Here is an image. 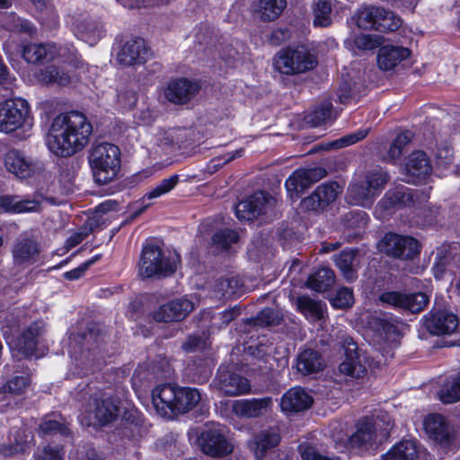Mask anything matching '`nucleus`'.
I'll return each mask as SVG.
<instances>
[{
    "label": "nucleus",
    "instance_id": "obj_6",
    "mask_svg": "<svg viewBox=\"0 0 460 460\" xmlns=\"http://www.w3.org/2000/svg\"><path fill=\"white\" fill-rule=\"evenodd\" d=\"M355 16L357 26L365 31L388 33L397 31L402 25L399 16L381 6H362L357 10Z\"/></svg>",
    "mask_w": 460,
    "mask_h": 460
},
{
    "label": "nucleus",
    "instance_id": "obj_47",
    "mask_svg": "<svg viewBox=\"0 0 460 460\" xmlns=\"http://www.w3.org/2000/svg\"><path fill=\"white\" fill-rule=\"evenodd\" d=\"M370 218L368 214L361 209L351 210L341 218L342 226L346 229H364Z\"/></svg>",
    "mask_w": 460,
    "mask_h": 460
},
{
    "label": "nucleus",
    "instance_id": "obj_1",
    "mask_svg": "<svg viewBox=\"0 0 460 460\" xmlns=\"http://www.w3.org/2000/svg\"><path fill=\"white\" fill-rule=\"evenodd\" d=\"M93 125L81 111H70L56 116L47 137L49 150L58 157H69L89 143Z\"/></svg>",
    "mask_w": 460,
    "mask_h": 460
},
{
    "label": "nucleus",
    "instance_id": "obj_48",
    "mask_svg": "<svg viewBox=\"0 0 460 460\" xmlns=\"http://www.w3.org/2000/svg\"><path fill=\"white\" fill-rule=\"evenodd\" d=\"M368 132V129H358L356 132L345 135L338 139L327 143L323 149L332 150L349 146L366 138Z\"/></svg>",
    "mask_w": 460,
    "mask_h": 460
},
{
    "label": "nucleus",
    "instance_id": "obj_37",
    "mask_svg": "<svg viewBox=\"0 0 460 460\" xmlns=\"http://www.w3.org/2000/svg\"><path fill=\"white\" fill-rule=\"evenodd\" d=\"M439 401L451 404L460 401V370L446 378L438 392Z\"/></svg>",
    "mask_w": 460,
    "mask_h": 460
},
{
    "label": "nucleus",
    "instance_id": "obj_58",
    "mask_svg": "<svg viewBox=\"0 0 460 460\" xmlns=\"http://www.w3.org/2000/svg\"><path fill=\"white\" fill-rule=\"evenodd\" d=\"M257 325L267 327L276 326L279 323L278 313L270 307L261 310L254 318Z\"/></svg>",
    "mask_w": 460,
    "mask_h": 460
},
{
    "label": "nucleus",
    "instance_id": "obj_18",
    "mask_svg": "<svg viewBox=\"0 0 460 460\" xmlns=\"http://www.w3.org/2000/svg\"><path fill=\"white\" fill-rule=\"evenodd\" d=\"M271 195L266 190H258L238 202L235 216L239 220L253 222L266 214Z\"/></svg>",
    "mask_w": 460,
    "mask_h": 460
},
{
    "label": "nucleus",
    "instance_id": "obj_60",
    "mask_svg": "<svg viewBox=\"0 0 460 460\" xmlns=\"http://www.w3.org/2000/svg\"><path fill=\"white\" fill-rule=\"evenodd\" d=\"M292 36V31L288 27L274 29L267 38L270 45L278 47L288 41Z\"/></svg>",
    "mask_w": 460,
    "mask_h": 460
},
{
    "label": "nucleus",
    "instance_id": "obj_36",
    "mask_svg": "<svg viewBox=\"0 0 460 460\" xmlns=\"http://www.w3.org/2000/svg\"><path fill=\"white\" fill-rule=\"evenodd\" d=\"M39 203L31 199L17 200L16 196L1 195L0 196V214H21L35 211Z\"/></svg>",
    "mask_w": 460,
    "mask_h": 460
},
{
    "label": "nucleus",
    "instance_id": "obj_4",
    "mask_svg": "<svg viewBox=\"0 0 460 460\" xmlns=\"http://www.w3.org/2000/svg\"><path fill=\"white\" fill-rule=\"evenodd\" d=\"M120 155L119 147L112 143L101 142L91 147L88 162L97 184H107L117 177L121 166Z\"/></svg>",
    "mask_w": 460,
    "mask_h": 460
},
{
    "label": "nucleus",
    "instance_id": "obj_43",
    "mask_svg": "<svg viewBox=\"0 0 460 460\" xmlns=\"http://www.w3.org/2000/svg\"><path fill=\"white\" fill-rule=\"evenodd\" d=\"M40 79L45 84H58L61 86H66L71 82L68 72L55 65H49L40 69Z\"/></svg>",
    "mask_w": 460,
    "mask_h": 460
},
{
    "label": "nucleus",
    "instance_id": "obj_52",
    "mask_svg": "<svg viewBox=\"0 0 460 460\" xmlns=\"http://www.w3.org/2000/svg\"><path fill=\"white\" fill-rule=\"evenodd\" d=\"M354 304V294L350 288L342 287L337 289L334 296L331 299V305L333 308L345 309L349 308Z\"/></svg>",
    "mask_w": 460,
    "mask_h": 460
},
{
    "label": "nucleus",
    "instance_id": "obj_50",
    "mask_svg": "<svg viewBox=\"0 0 460 460\" xmlns=\"http://www.w3.org/2000/svg\"><path fill=\"white\" fill-rule=\"evenodd\" d=\"M371 193L366 181L352 182L348 187L346 199L349 204L358 205L367 200Z\"/></svg>",
    "mask_w": 460,
    "mask_h": 460
},
{
    "label": "nucleus",
    "instance_id": "obj_5",
    "mask_svg": "<svg viewBox=\"0 0 460 460\" xmlns=\"http://www.w3.org/2000/svg\"><path fill=\"white\" fill-rule=\"evenodd\" d=\"M317 58L304 46H287L279 49L273 58L276 71L285 75H296L313 70Z\"/></svg>",
    "mask_w": 460,
    "mask_h": 460
},
{
    "label": "nucleus",
    "instance_id": "obj_35",
    "mask_svg": "<svg viewBox=\"0 0 460 460\" xmlns=\"http://www.w3.org/2000/svg\"><path fill=\"white\" fill-rule=\"evenodd\" d=\"M335 282V274L327 267H321L307 278L305 285L308 288L318 292L330 290Z\"/></svg>",
    "mask_w": 460,
    "mask_h": 460
},
{
    "label": "nucleus",
    "instance_id": "obj_46",
    "mask_svg": "<svg viewBox=\"0 0 460 460\" xmlns=\"http://www.w3.org/2000/svg\"><path fill=\"white\" fill-rule=\"evenodd\" d=\"M39 430L43 436L59 434L63 438L72 437V431L66 422L45 417L39 426Z\"/></svg>",
    "mask_w": 460,
    "mask_h": 460
},
{
    "label": "nucleus",
    "instance_id": "obj_49",
    "mask_svg": "<svg viewBox=\"0 0 460 460\" xmlns=\"http://www.w3.org/2000/svg\"><path fill=\"white\" fill-rule=\"evenodd\" d=\"M30 384L31 377L29 376H14L0 387V393L22 395Z\"/></svg>",
    "mask_w": 460,
    "mask_h": 460
},
{
    "label": "nucleus",
    "instance_id": "obj_64",
    "mask_svg": "<svg viewBox=\"0 0 460 460\" xmlns=\"http://www.w3.org/2000/svg\"><path fill=\"white\" fill-rule=\"evenodd\" d=\"M238 284V279L235 278H222L218 280L217 286L224 294L233 295L235 293V288Z\"/></svg>",
    "mask_w": 460,
    "mask_h": 460
},
{
    "label": "nucleus",
    "instance_id": "obj_10",
    "mask_svg": "<svg viewBox=\"0 0 460 460\" xmlns=\"http://www.w3.org/2000/svg\"><path fill=\"white\" fill-rule=\"evenodd\" d=\"M226 427H208L199 436L202 453L208 456L222 458L234 451V445L226 437Z\"/></svg>",
    "mask_w": 460,
    "mask_h": 460
},
{
    "label": "nucleus",
    "instance_id": "obj_61",
    "mask_svg": "<svg viewBox=\"0 0 460 460\" xmlns=\"http://www.w3.org/2000/svg\"><path fill=\"white\" fill-rule=\"evenodd\" d=\"M123 420L129 425L139 427L143 423L144 415L137 409H126L122 414Z\"/></svg>",
    "mask_w": 460,
    "mask_h": 460
},
{
    "label": "nucleus",
    "instance_id": "obj_53",
    "mask_svg": "<svg viewBox=\"0 0 460 460\" xmlns=\"http://www.w3.org/2000/svg\"><path fill=\"white\" fill-rule=\"evenodd\" d=\"M332 104L331 102L322 103L315 107L308 115V122L313 127L323 125L331 116Z\"/></svg>",
    "mask_w": 460,
    "mask_h": 460
},
{
    "label": "nucleus",
    "instance_id": "obj_63",
    "mask_svg": "<svg viewBox=\"0 0 460 460\" xmlns=\"http://www.w3.org/2000/svg\"><path fill=\"white\" fill-rule=\"evenodd\" d=\"M201 361L199 373H194L195 381L199 384H205L208 381L212 375L211 367H209L207 359H199Z\"/></svg>",
    "mask_w": 460,
    "mask_h": 460
},
{
    "label": "nucleus",
    "instance_id": "obj_24",
    "mask_svg": "<svg viewBox=\"0 0 460 460\" xmlns=\"http://www.w3.org/2000/svg\"><path fill=\"white\" fill-rule=\"evenodd\" d=\"M376 438V427L373 418L364 416L357 421L356 430L349 437L348 445L351 449L367 450Z\"/></svg>",
    "mask_w": 460,
    "mask_h": 460
},
{
    "label": "nucleus",
    "instance_id": "obj_23",
    "mask_svg": "<svg viewBox=\"0 0 460 460\" xmlns=\"http://www.w3.org/2000/svg\"><path fill=\"white\" fill-rule=\"evenodd\" d=\"M120 408L121 400L118 395L102 394L100 398L95 399L93 415L97 424L104 427L115 421Z\"/></svg>",
    "mask_w": 460,
    "mask_h": 460
},
{
    "label": "nucleus",
    "instance_id": "obj_44",
    "mask_svg": "<svg viewBox=\"0 0 460 460\" xmlns=\"http://www.w3.org/2000/svg\"><path fill=\"white\" fill-rule=\"evenodd\" d=\"M287 6V0H260L261 20L273 22L277 20Z\"/></svg>",
    "mask_w": 460,
    "mask_h": 460
},
{
    "label": "nucleus",
    "instance_id": "obj_17",
    "mask_svg": "<svg viewBox=\"0 0 460 460\" xmlns=\"http://www.w3.org/2000/svg\"><path fill=\"white\" fill-rule=\"evenodd\" d=\"M424 328L431 335L441 336L452 334L459 325L457 314L447 309L432 308L422 317Z\"/></svg>",
    "mask_w": 460,
    "mask_h": 460
},
{
    "label": "nucleus",
    "instance_id": "obj_27",
    "mask_svg": "<svg viewBox=\"0 0 460 460\" xmlns=\"http://www.w3.org/2000/svg\"><path fill=\"white\" fill-rule=\"evenodd\" d=\"M272 406V398H252L236 400L233 403V412L242 418H256L267 411Z\"/></svg>",
    "mask_w": 460,
    "mask_h": 460
},
{
    "label": "nucleus",
    "instance_id": "obj_54",
    "mask_svg": "<svg viewBox=\"0 0 460 460\" xmlns=\"http://www.w3.org/2000/svg\"><path fill=\"white\" fill-rule=\"evenodd\" d=\"M390 181V175L386 171L382 169L373 170L366 176V183L371 192L383 189Z\"/></svg>",
    "mask_w": 460,
    "mask_h": 460
},
{
    "label": "nucleus",
    "instance_id": "obj_22",
    "mask_svg": "<svg viewBox=\"0 0 460 460\" xmlns=\"http://www.w3.org/2000/svg\"><path fill=\"white\" fill-rule=\"evenodd\" d=\"M428 452L416 438L402 439L394 444L380 460H427Z\"/></svg>",
    "mask_w": 460,
    "mask_h": 460
},
{
    "label": "nucleus",
    "instance_id": "obj_55",
    "mask_svg": "<svg viewBox=\"0 0 460 460\" xmlns=\"http://www.w3.org/2000/svg\"><path fill=\"white\" fill-rule=\"evenodd\" d=\"M351 44L358 50H373L379 47L380 41L376 36L359 33L353 36Z\"/></svg>",
    "mask_w": 460,
    "mask_h": 460
},
{
    "label": "nucleus",
    "instance_id": "obj_2",
    "mask_svg": "<svg viewBox=\"0 0 460 460\" xmlns=\"http://www.w3.org/2000/svg\"><path fill=\"white\" fill-rule=\"evenodd\" d=\"M151 395L154 407L163 417L188 413L201 401V394L198 388L171 383L157 385L152 390Z\"/></svg>",
    "mask_w": 460,
    "mask_h": 460
},
{
    "label": "nucleus",
    "instance_id": "obj_28",
    "mask_svg": "<svg viewBox=\"0 0 460 460\" xmlns=\"http://www.w3.org/2000/svg\"><path fill=\"white\" fill-rule=\"evenodd\" d=\"M40 252L37 242L30 238L19 240L13 247V262L17 267H28L37 261Z\"/></svg>",
    "mask_w": 460,
    "mask_h": 460
},
{
    "label": "nucleus",
    "instance_id": "obj_38",
    "mask_svg": "<svg viewBox=\"0 0 460 460\" xmlns=\"http://www.w3.org/2000/svg\"><path fill=\"white\" fill-rule=\"evenodd\" d=\"M239 234L232 228H219L213 233L210 238V245L217 252H228L232 244L239 242Z\"/></svg>",
    "mask_w": 460,
    "mask_h": 460
},
{
    "label": "nucleus",
    "instance_id": "obj_32",
    "mask_svg": "<svg viewBox=\"0 0 460 460\" xmlns=\"http://www.w3.org/2000/svg\"><path fill=\"white\" fill-rule=\"evenodd\" d=\"M414 192L415 191L403 185H400L395 187L394 190H388L380 203L387 209L396 207H411L415 202Z\"/></svg>",
    "mask_w": 460,
    "mask_h": 460
},
{
    "label": "nucleus",
    "instance_id": "obj_34",
    "mask_svg": "<svg viewBox=\"0 0 460 460\" xmlns=\"http://www.w3.org/2000/svg\"><path fill=\"white\" fill-rule=\"evenodd\" d=\"M156 447L161 449L166 457L179 460L188 449L187 445L180 440L179 434L168 432L160 438L156 442Z\"/></svg>",
    "mask_w": 460,
    "mask_h": 460
},
{
    "label": "nucleus",
    "instance_id": "obj_21",
    "mask_svg": "<svg viewBox=\"0 0 460 460\" xmlns=\"http://www.w3.org/2000/svg\"><path fill=\"white\" fill-rule=\"evenodd\" d=\"M193 308V303L187 298L173 299L160 305L152 317L157 323L181 322Z\"/></svg>",
    "mask_w": 460,
    "mask_h": 460
},
{
    "label": "nucleus",
    "instance_id": "obj_31",
    "mask_svg": "<svg viewBox=\"0 0 460 460\" xmlns=\"http://www.w3.org/2000/svg\"><path fill=\"white\" fill-rule=\"evenodd\" d=\"M354 348H346L344 352V360L339 366V371L352 378H363L367 370L364 365L360 363L358 345L352 343Z\"/></svg>",
    "mask_w": 460,
    "mask_h": 460
},
{
    "label": "nucleus",
    "instance_id": "obj_29",
    "mask_svg": "<svg viewBox=\"0 0 460 460\" xmlns=\"http://www.w3.org/2000/svg\"><path fill=\"white\" fill-rule=\"evenodd\" d=\"M411 55L408 48L394 45H384L379 48L377 53V66L383 71L394 69L402 61L407 59Z\"/></svg>",
    "mask_w": 460,
    "mask_h": 460
},
{
    "label": "nucleus",
    "instance_id": "obj_62",
    "mask_svg": "<svg viewBox=\"0 0 460 460\" xmlns=\"http://www.w3.org/2000/svg\"><path fill=\"white\" fill-rule=\"evenodd\" d=\"M203 339L198 334L189 335L186 341L181 344V349L187 353H191L202 347Z\"/></svg>",
    "mask_w": 460,
    "mask_h": 460
},
{
    "label": "nucleus",
    "instance_id": "obj_59",
    "mask_svg": "<svg viewBox=\"0 0 460 460\" xmlns=\"http://www.w3.org/2000/svg\"><path fill=\"white\" fill-rule=\"evenodd\" d=\"M297 452L302 460H331L328 456L318 452L316 447L308 442L297 446Z\"/></svg>",
    "mask_w": 460,
    "mask_h": 460
},
{
    "label": "nucleus",
    "instance_id": "obj_14",
    "mask_svg": "<svg viewBox=\"0 0 460 460\" xmlns=\"http://www.w3.org/2000/svg\"><path fill=\"white\" fill-rule=\"evenodd\" d=\"M6 170L19 179H29L43 171V164L38 160L25 155L24 152L12 148L4 155Z\"/></svg>",
    "mask_w": 460,
    "mask_h": 460
},
{
    "label": "nucleus",
    "instance_id": "obj_41",
    "mask_svg": "<svg viewBox=\"0 0 460 460\" xmlns=\"http://www.w3.org/2000/svg\"><path fill=\"white\" fill-rule=\"evenodd\" d=\"M296 309L305 315L309 314L316 320H322L324 317L326 305L308 296H299L296 298Z\"/></svg>",
    "mask_w": 460,
    "mask_h": 460
},
{
    "label": "nucleus",
    "instance_id": "obj_8",
    "mask_svg": "<svg viewBox=\"0 0 460 460\" xmlns=\"http://www.w3.org/2000/svg\"><path fill=\"white\" fill-rule=\"evenodd\" d=\"M29 102L23 98L7 99L0 102V132L12 133L25 124H31Z\"/></svg>",
    "mask_w": 460,
    "mask_h": 460
},
{
    "label": "nucleus",
    "instance_id": "obj_33",
    "mask_svg": "<svg viewBox=\"0 0 460 460\" xmlns=\"http://www.w3.org/2000/svg\"><path fill=\"white\" fill-rule=\"evenodd\" d=\"M40 335V327L35 322L25 328L16 340V348L24 358H31L34 355L38 339Z\"/></svg>",
    "mask_w": 460,
    "mask_h": 460
},
{
    "label": "nucleus",
    "instance_id": "obj_25",
    "mask_svg": "<svg viewBox=\"0 0 460 460\" xmlns=\"http://www.w3.org/2000/svg\"><path fill=\"white\" fill-rule=\"evenodd\" d=\"M314 402L313 397L301 386L289 388L281 396L280 410L289 415L308 410Z\"/></svg>",
    "mask_w": 460,
    "mask_h": 460
},
{
    "label": "nucleus",
    "instance_id": "obj_15",
    "mask_svg": "<svg viewBox=\"0 0 460 460\" xmlns=\"http://www.w3.org/2000/svg\"><path fill=\"white\" fill-rule=\"evenodd\" d=\"M431 171L432 165L427 154L420 150L413 151L402 165V181L414 185L426 183Z\"/></svg>",
    "mask_w": 460,
    "mask_h": 460
},
{
    "label": "nucleus",
    "instance_id": "obj_30",
    "mask_svg": "<svg viewBox=\"0 0 460 460\" xmlns=\"http://www.w3.org/2000/svg\"><path fill=\"white\" fill-rule=\"evenodd\" d=\"M281 441L280 434L272 429H265L257 433L250 444L254 456L258 460H263L268 451L278 447Z\"/></svg>",
    "mask_w": 460,
    "mask_h": 460
},
{
    "label": "nucleus",
    "instance_id": "obj_26",
    "mask_svg": "<svg viewBox=\"0 0 460 460\" xmlns=\"http://www.w3.org/2000/svg\"><path fill=\"white\" fill-rule=\"evenodd\" d=\"M293 367L302 376H310L323 371L325 364L318 350L301 347L294 359Z\"/></svg>",
    "mask_w": 460,
    "mask_h": 460
},
{
    "label": "nucleus",
    "instance_id": "obj_39",
    "mask_svg": "<svg viewBox=\"0 0 460 460\" xmlns=\"http://www.w3.org/2000/svg\"><path fill=\"white\" fill-rule=\"evenodd\" d=\"M413 134L410 130H404L396 135L392 141L385 157V161L391 164H396L401 159L405 147L411 142Z\"/></svg>",
    "mask_w": 460,
    "mask_h": 460
},
{
    "label": "nucleus",
    "instance_id": "obj_20",
    "mask_svg": "<svg viewBox=\"0 0 460 460\" xmlns=\"http://www.w3.org/2000/svg\"><path fill=\"white\" fill-rule=\"evenodd\" d=\"M337 187L334 181L320 184L309 196L302 199L301 207L306 211L323 212L336 199Z\"/></svg>",
    "mask_w": 460,
    "mask_h": 460
},
{
    "label": "nucleus",
    "instance_id": "obj_3",
    "mask_svg": "<svg viewBox=\"0 0 460 460\" xmlns=\"http://www.w3.org/2000/svg\"><path fill=\"white\" fill-rule=\"evenodd\" d=\"M137 278L142 280H161L172 277L177 270L174 258L166 255L156 243H144L137 263Z\"/></svg>",
    "mask_w": 460,
    "mask_h": 460
},
{
    "label": "nucleus",
    "instance_id": "obj_7",
    "mask_svg": "<svg viewBox=\"0 0 460 460\" xmlns=\"http://www.w3.org/2000/svg\"><path fill=\"white\" fill-rule=\"evenodd\" d=\"M378 300L387 307L417 314L426 309L430 296L420 291L385 290L379 294Z\"/></svg>",
    "mask_w": 460,
    "mask_h": 460
},
{
    "label": "nucleus",
    "instance_id": "obj_19",
    "mask_svg": "<svg viewBox=\"0 0 460 460\" xmlns=\"http://www.w3.org/2000/svg\"><path fill=\"white\" fill-rule=\"evenodd\" d=\"M150 55V49L141 37H135L127 40L117 55V61L124 66H141L146 63Z\"/></svg>",
    "mask_w": 460,
    "mask_h": 460
},
{
    "label": "nucleus",
    "instance_id": "obj_40",
    "mask_svg": "<svg viewBox=\"0 0 460 460\" xmlns=\"http://www.w3.org/2000/svg\"><path fill=\"white\" fill-rule=\"evenodd\" d=\"M22 57L29 64H43L52 58L45 44L28 43L22 49Z\"/></svg>",
    "mask_w": 460,
    "mask_h": 460
},
{
    "label": "nucleus",
    "instance_id": "obj_45",
    "mask_svg": "<svg viewBox=\"0 0 460 460\" xmlns=\"http://www.w3.org/2000/svg\"><path fill=\"white\" fill-rule=\"evenodd\" d=\"M355 252L346 250L341 251L334 259L336 267L341 271L343 277L349 281H353L357 278V272L353 268Z\"/></svg>",
    "mask_w": 460,
    "mask_h": 460
},
{
    "label": "nucleus",
    "instance_id": "obj_9",
    "mask_svg": "<svg viewBox=\"0 0 460 460\" xmlns=\"http://www.w3.org/2000/svg\"><path fill=\"white\" fill-rule=\"evenodd\" d=\"M381 251L388 256L402 261H411L421 251L420 242L410 235H402L394 232L386 233L380 241Z\"/></svg>",
    "mask_w": 460,
    "mask_h": 460
},
{
    "label": "nucleus",
    "instance_id": "obj_11",
    "mask_svg": "<svg viewBox=\"0 0 460 460\" xmlns=\"http://www.w3.org/2000/svg\"><path fill=\"white\" fill-rule=\"evenodd\" d=\"M423 429L429 439L445 450L456 443V433L447 419L440 413H429L423 420Z\"/></svg>",
    "mask_w": 460,
    "mask_h": 460
},
{
    "label": "nucleus",
    "instance_id": "obj_13",
    "mask_svg": "<svg viewBox=\"0 0 460 460\" xmlns=\"http://www.w3.org/2000/svg\"><path fill=\"white\" fill-rule=\"evenodd\" d=\"M216 388L225 396H239L249 394L251 383L245 376L220 365L213 380Z\"/></svg>",
    "mask_w": 460,
    "mask_h": 460
},
{
    "label": "nucleus",
    "instance_id": "obj_42",
    "mask_svg": "<svg viewBox=\"0 0 460 460\" xmlns=\"http://www.w3.org/2000/svg\"><path fill=\"white\" fill-rule=\"evenodd\" d=\"M313 25L315 28H326L332 25V4L330 0H318L312 5Z\"/></svg>",
    "mask_w": 460,
    "mask_h": 460
},
{
    "label": "nucleus",
    "instance_id": "obj_51",
    "mask_svg": "<svg viewBox=\"0 0 460 460\" xmlns=\"http://www.w3.org/2000/svg\"><path fill=\"white\" fill-rule=\"evenodd\" d=\"M180 181L178 174H172L169 178L163 179L155 188L145 194L144 199H153L169 193Z\"/></svg>",
    "mask_w": 460,
    "mask_h": 460
},
{
    "label": "nucleus",
    "instance_id": "obj_56",
    "mask_svg": "<svg viewBox=\"0 0 460 460\" xmlns=\"http://www.w3.org/2000/svg\"><path fill=\"white\" fill-rule=\"evenodd\" d=\"M30 449V444L25 439H15L12 443L3 444L0 447V454L4 457H12L16 455H23Z\"/></svg>",
    "mask_w": 460,
    "mask_h": 460
},
{
    "label": "nucleus",
    "instance_id": "obj_16",
    "mask_svg": "<svg viewBox=\"0 0 460 460\" xmlns=\"http://www.w3.org/2000/svg\"><path fill=\"white\" fill-rule=\"evenodd\" d=\"M325 175V170L320 167L298 168L286 180L285 188L289 198L296 201L314 183Z\"/></svg>",
    "mask_w": 460,
    "mask_h": 460
},
{
    "label": "nucleus",
    "instance_id": "obj_57",
    "mask_svg": "<svg viewBox=\"0 0 460 460\" xmlns=\"http://www.w3.org/2000/svg\"><path fill=\"white\" fill-rule=\"evenodd\" d=\"M64 448L62 446L47 445L33 455L34 460H64Z\"/></svg>",
    "mask_w": 460,
    "mask_h": 460
},
{
    "label": "nucleus",
    "instance_id": "obj_12",
    "mask_svg": "<svg viewBox=\"0 0 460 460\" xmlns=\"http://www.w3.org/2000/svg\"><path fill=\"white\" fill-rule=\"evenodd\" d=\"M202 84L199 80L184 76L172 78L164 88L165 99L174 105H186L190 103L201 91Z\"/></svg>",
    "mask_w": 460,
    "mask_h": 460
}]
</instances>
